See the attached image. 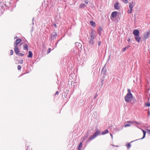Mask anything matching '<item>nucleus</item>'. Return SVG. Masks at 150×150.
Segmentation results:
<instances>
[{
	"label": "nucleus",
	"instance_id": "obj_1",
	"mask_svg": "<svg viewBox=\"0 0 150 150\" xmlns=\"http://www.w3.org/2000/svg\"><path fill=\"white\" fill-rule=\"evenodd\" d=\"M127 93L125 97V100L126 102L129 103L132 100L133 96L130 89H127Z\"/></svg>",
	"mask_w": 150,
	"mask_h": 150
},
{
	"label": "nucleus",
	"instance_id": "obj_2",
	"mask_svg": "<svg viewBox=\"0 0 150 150\" xmlns=\"http://www.w3.org/2000/svg\"><path fill=\"white\" fill-rule=\"evenodd\" d=\"M100 132V131L98 130L95 132L93 135H91L89 136L88 141L94 139L97 136L101 134Z\"/></svg>",
	"mask_w": 150,
	"mask_h": 150
},
{
	"label": "nucleus",
	"instance_id": "obj_3",
	"mask_svg": "<svg viewBox=\"0 0 150 150\" xmlns=\"http://www.w3.org/2000/svg\"><path fill=\"white\" fill-rule=\"evenodd\" d=\"M94 38L95 35L93 31H92L90 35V38H89V42L91 45H93L94 44Z\"/></svg>",
	"mask_w": 150,
	"mask_h": 150
},
{
	"label": "nucleus",
	"instance_id": "obj_4",
	"mask_svg": "<svg viewBox=\"0 0 150 150\" xmlns=\"http://www.w3.org/2000/svg\"><path fill=\"white\" fill-rule=\"evenodd\" d=\"M57 35L56 31H54L51 35L50 38L49 40L51 42H52L55 39L57 36Z\"/></svg>",
	"mask_w": 150,
	"mask_h": 150
},
{
	"label": "nucleus",
	"instance_id": "obj_5",
	"mask_svg": "<svg viewBox=\"0 0 150 150\" xmlns=\"http://www.w3.org/2000/svg\"><path fill=\"white\" fill-rule=\"evenodd\" d=\"M106 65V64L105 65L104 67L102 69L101 72V74H103L104 76L106 75V73L107 72V70L105 68Z\"/></svg>",
	"mask_w": 150,
	"mask_h": 150
},
{
	"label": "nucleus",
	"instance_id": "obj_6",
	"mask_svg": "<svg viewBox=\"0 0 150 150\" xmlns=\"http://www.w3.org/2000/svg\"><path fill=\"white\" fill-rule=\"evenodd\" d=\"M21 40L20 38L17 39L16 40L14 43V46H17L21 42Z\"/></svg>",
	"mask_w": 150,
	"mask_h": 150
},
{
	"label": "nucleus",
	"instance_id": "obj_7",
	"mask_svg": "<svg viewBox=\"0 0 150 150\" xmlns=\"http://www.w3.org/2000/svg\"><path fill=\"white\" fill-rule=\"evenodd\" d=\"M119 3L118 2L115 3L114 5V7L115 9L119 10L120 8V6H119Z\"/></svg>",
	"mask_w": 150,
	"mask_h": 150
},
{
	"label": "nucleus",
	"instance_id": "obj_8",
	"mask_svg": "<svg viewBox=\"0 0 150 150\" xmlns=\"http://www.w3.org/2000/svg\"><path fill=\"white\" fill-rule=\"evenodd\" d=\"M135 39L138 42H139L141 40V37L139 36V35L134 36Z\"/></svg>",
	"mask_w": 150,
	"mask_h": 150
},
{
	"label": "nucleus",
	"instance_id": "obj_9",
	"mask_svg": "<svg viewBox=\"0 0 150 150\" xmlns=\"http://www.w3.org/2000/svg\"><path fill=\"white\" fill-rule=\"evenodd\" d=\"M117 13L118 12L117 11H115L113 12L112 13L110 16V17L111 18H112L111 17L113 18H115V17L117 15Z\"/></svg>",
	"mask_w": 150,
	"mask_h": 150
},
{
	"label": "nucleus",
	"instance_id": "obj_10",
	"mask_svg": "<svg viewBox=\"0 0 150 150\" xmlns=\"http://www.w3.org/2000/svg\"><path fill=\"white\" fill-rule=\"evenodd\" d=\"M75 45L79 50L80 49H81L82 45L80 43L76 42L75 43Z\"/></svg>",
	"mask_w": 150,
	"mask_h": 150
},
{
	"label": "nucleus",
	"instance_id": "obj_11",
	"mask_svg": "<svg viewBox=\"0 0 150 150\" xmlns=\"http://www.w3.org/2000/svg\"><path fill=\"white\" fill-rule=\"evenodd\" d=\"M139 30L137 29H134L133 30V34L134 36L139 35Z\"/></svg>",
	"mask_w": 150,
	"mask_h": 150
},
{
	"label": "nucleus",
	"instance_id": "obj_12",
	"mask_svg": "<svg viewBox=\"0 0 150 150\" xmlns=\"http://www.w3.org/2000/svg\"><path fill=\"white\" fill-rule=\"evenodd\" d=\"M14 51L17 55H18L19 52L18 47V46H14Z\"/></svg>",
	"mask_w": 150,
	"mask_h": 150
},
{
	"label": "nucleus",
	"instance_id": "obj_13",
	"mask_svg": "<svg viewBox=\"0 0 150 150\" xmlns=\"http://www.w3.org/2000/svg\"><path fill=\"white\" fill-rule=\"evenodd\" d=\"M102 30V28L101 26H100L97 30V32L99 34L100 36H101V31Z\"/></svg>",
	"mask_w": 150,
	"mask_h": 150
},
{
	"label": "nucleus",
	"instance_id": "obj_14",
	"mask_svg": "<svg viewBox=\"0 0 150 150\" xmlns=\"http://www.w3.org/2000/svg\"><path fill=\"white\" fill-rule=\"evenodd\" d=\"M126 122L127 123H131V124H133L134 123H135L136 124H138V125H141V123H140L138 122H137L135 121H127Z\"/></svg>",
	"mask_w": 150,
	"mask_h": 150
},
{
	"label": "nucleus",
	"instance_id": "obj_15",
	"mask_svg": "<svg viewBox=\"0 0 150 150\" xmlns=\"http://www.w3.org/2000/svg\"><path fill=\"white\" fill-rule=\"evenodd\" d=\"M150 34H149V33H148L147 32L146 34H145L144 35V39L146 40L148 38H149V36Z\"/></svg>",
	"mask_w": 150,
	"mask_h": 150
},
{
	"label": "nucleus",
	"instance_id": "obj_16",
	"mask_svg": "<svg viewBox=\"0 0 150 150\" xmlns=\"http://www.w3.org/2000/svg\"><path fill=\"white\" fill-rule=\"evenodd\" d=\"M23 49L24 50H28V45L27 44H25L23 45Z\"/></svg>",
	"mask_w": 150,
	"mask_h": 150
},
{
	"label": "nucleus",
	"instance_id": "obj_17",
	"mask_svg": "<svg viewBox=\"0 0 150 150\" xmlns=\"http://www.w3.org/2000/svg\"><path fill=\"white\" fill-rule=\"evenodd\" d=\"M82 143L81 142H80L78 146V150H81L82 147Z\"/></svg>",
	"mask_w": 150,
	"mask_h": 150
},
{
	"label": "nucleus",
	"instance_id": "obj_18",
	"mask_svg": "<svg viewBox=\"0 0 150 150\" xmlns=\"http://www.w3.org/2000/svg\"><path fill=\"white\" fill-rule=\"evenodd\" d=\"M28 57L31 58L33 56V53L32 52L30 51H29L28 52Z\"/></svg>",
	"mask_w": 150,
	"mask_h": 150
},
{
	"label": "nucleus",
	"instance_id": "obj_19",
	"mask_svg": "<svg viewBox=\"0 0 150 150\" xmlns=\"http://www.w3.org/2000/svg\"><path fill=\"white\" fill-rule=\"evenodd\" d=\"M108 129H105L104 131H103L102 132V134H101L104 135L105 134L108 132Z\"/></svg>",
	"mask_w": 150,
	"mask_h": 150
},
{
	"label": "nucleus",
	"instance_id": "obj_20",
	"mask_svg": "<svg viewBox=\"0 0 150 150\" xmlns=\"http://www.w3.org/2000/svg\"><path fill=\"white\" fill-rule=\"evenodd\" d=\"M143 137L142 138L139 139H143L145 137V135L146 134V132L144 130V132H143Z\"/></svg>",
	"mask_w": 150,
	"mask_h": 150
},
{
	"label": "nucleus",
	"instance_id": "obj_21",
	"mask_svg": "<svg viewBox=\"0 0 150 150\" xmlns=\"http://www.w3.org/2000/svg\"><path fill=\"white\" fill-rule=\"evenodd\" d=\"M143 137L142 138L139 139H143L145 137V135L146 134V132L144 130V132H143Z\"/></svg>",
	"mask_w": 150,
	"mask_h": 150
},
{
	"label": "nucleus",
	"instance_id": "obj_22",
	"mask_svg": "<svg viewBox=\"0 0 150 150\" xmlns=\"http://www.w3.org/2000/svg\"><path fill=\"white\" fill-rule=\"evenodd\" d=\"M90 23L91 24V25H92L93 26H95V23L93 21H91L90 22Z\"/></svg>",
	"mask_w": 150,
	"mask_h": 150
},
{
	"label": "nucleus",
	"instance_id": "obj_23",
	"mask_svg": "<svg viewBox=\"0 0 150 150\" xmlns=\"http://www.w3.org/2000/svg\"><path fill=\"white\" fill-rule=\"evenodd\" d=\"M88 133L87 134V135H86V136H85L83 138V139H82V142H83V141L85 139H86L88 137Z\"/></svg>",
	"mask_w": 150,
	"mask_h": 150
},
{
	"label": "nucleus",
	"instance_id": "obj_24",
	"mask_svg": "<svg viewBox=\"0 0 150 150\" xmlns=\"http://www.w3.org/2000/svg\"><path fill=\"white\" fill-rule=\"evenodd\" d=\"M133 4H134L133 1L131 2H130L129 3V7H133Z\"/></svg>",
	"mask_w": 150,
	"mask_h": 150
},
{
	"label": "nucleus",
	"instance_id": "obj_25",
	"mask_svg": "<svg viewBox=\"0 0 150 150\" xmlns=\"http://www.w3.org/2000/svg\"><path fill=\"white\" fill-rule=\"evenodd\" d=\"M85 6V5L84 4H81L80 5V8H84Z\"/></svg>",
	"mask_w": 150,
	"mask_h": 150
},
{
	"label": "nucleus",
	"instance_id": "obj_26",
	"mask_svg": "<svg viewBox=\"0 0 150 150\" xmlns=\"http://www.w3.org/2000/svg\"><path fill=\"white\" fill-rule=\"evenodd\" d=\"M126 146L127 148H129L131 146V145L129 143H128L126 144Z\"/></svg>",
	"mask_w": 150,
	"mask_h": 150
},
{
	"label": "nucleus",
	"instance_id": "obj_27",
	"mask_svg": "<svg viewBox=\"0 0 150 150\" xmlns=\"http://www.w3.org/2000/svg\"><path fill=\"white\" fill-rule=\"evenodd\" d=\"M129 8L130 9V12H129V14H130L132 12L133 7H129Z\"/></svg>",
	"mask_w": 150,
	"mask_h": 150
},
{
	"label": "nucleus",
	"instance_id": "obj_28",
	"mask_svg": "<svg viewBox=\"0 0 150 150\" xmlns=\"http://www.w3.org/2000/svg\"><path fill=\"white\" fill-rule=\"evenodd\" d=\"M18 63L20 64H23V59H21L20 61H19Z\"/></svg>",
	"mask_w": 150,
	"mask_h": 150
},
{
	"label": "nucleus",
	"instance_id": "obj_29",
	"mask_svg": "<svg viewBox=\"0 0 150 150\" xmlns=\"http://www.w3.org/2000/svg\"><path fill=\"white\" fill-rule=\"evenodd\" d=\"M128 48V47H125L123 48L122 49V51H123V52H124V51H125L126 50L127 48Z\"/></svg>",
	"mask_w": 150,
	"mask_h": 150
},
{
	"label": "nucleus",
	"instance_id": "obj_30",
	"mask_svg": "<svg viewBox=\"0 0 150 150\" xmlns=\"http://www.w3.org/2000/svg\"><path fill=\"white\" fill-rule=\"evenodd\" d=\"M21 67L20 65H18V66L17 68L18 70H21Z\"/></svg>",
	"mask_w": 150,
	"mask_h": 150
},
{
	"label": "nucleus",
	"instance_id": "obj_31",
	"mask_svg": "<svg viewBox=\"0 0 150 150\" xmlns=\"http://www.w3.org/2000/svg\"><path fill=\"white\" fill-rule=\"evenodd\" d=\"M130 126V125L129 124H126L125 125L124 127H129Z\"/></svg>",
	"mask_w": 150,
	"mask_h": 150
},
{
	"label": "nucleus",
	"instance_id": "obj_32",
	"mask_svg": "<svg viewBox=\"0 0 150 150\" xmlns=\"http://www.w3.org/2000/svg\"><path fill=\"white\" fill-rule=\"evenodd\" d=\"M13 51L12 50H11L10 51V55H13Z\"/></svg>",
	"mask_w": 150,
	"mask_h": 150
},
{
	"label": "nucleus",
	"instance_id": "obj_33",
	"mask_svg": "<svg viewBox=\"0 0 150 150\" xmlns=\"http://www.w3.org/2000/svg\"><path fill=\"white\" fill-rule=\"evenodd\" d=\"M58 94H59V92L58 91H57L56 92V93H55V94H54V95L55 96H58Z\"/></svg>",
	"mask_w": 150,
	"mask_h": 150
},
{
	"label": "nucleus",
	"instance_id": "obj_34",
	"mask_svg": "<svg viewBox=\"0 0 150 150\" xmlns=\"http://www.w3.org/2000/svg\"><path fill=\"white\" fill-rule=\"evenodd\" d=\"M146 131L147 133L149 134H150V130L149 129H146Z\"/></svg>",
	"mask_w": 150,
	"mask_h": 150
},
{
	"label": "nucleus",
	"instance_id": "obj_35",
	"mask_svg": "<svg viewBox=\"0 0 150 150\" xmlns=\"http://www.w3.org/2000/svg\"><path fill=\"white\" fill-rule=\"evenodd\" d=\"M18 55H19L21 56H23L24 55V54H23V53H19V54Z\"/></svg>",
	"mask_w": 150,
	"mask_h": 150
},
{
	"label": "nucleus",
	"instance_id": "obj_36",
	"mask_svg": "<svg viewBox=\"0 0 150 150\" xmlns=\"http://www.w3.org/2000/svg\"><path fill=\"white\" fill-rule=\"evenodd\" d=\"M51 48H49V49H48V50L47 51V53L48 54L49 53H50V51H51Z\"/></svg>",
	"mask_w": 150,
	"mask_h": 150
},
{
	"label": "nucleus",
	"instance_id": "obj_37",
	"mask_svg": "<svg viewBox=\"0 0 150 150\" xmlns=\"http://www.w3.org/2000/svg\"><path fill=\"white\" fill-rule=\"evenodd\" d=\"M101 41H99L98 42V46H99L101 44Z\"/></svg>",
	"mask_w": 150,
	"mask_h": 150
},
{
	"label": "nucleus",
	"instance_id": "obj_38",
	"mask_svg": "<svg viewBox=\"0 0 150 150\" xmlns=\"http://www.w3.org/2000/svg\"><path fill=\"white\" fill-rule=\"evenodd\" d=\"M145 106L148 107L150 106V104H145Z\"/></svg>",
	"mask_w": 150,
	"mask_h": 150
},
{
	"label": "nucleus",
	"instance_id": "obj_39",
	"mask_svg": "<svg viewBox=\"0 0 150 150\" xmlns=\"http://www.w3.org/2000/svg\"><path fill=\"white\" fill-rule=\"evenodd\" d=\"M59 40L56 43L55 45V47H57V43H58V42L59 41Z\"/></svg>",
	"mask_w": 150,
	"mask_h": 150
},
{
	"label": "nucleus",
	"instance_id": "obj_40",
	"mask_svg": "<svg viewBox=\"0 0 150 150\" xmlns=\"http://www.w3.org/2000/svg\"><path fill=\"white\" fill-rule=\"evenodd\" d=\"M85 3L87 4L88 3V1L87 0H86L85 1Z\"/></svg>",
	"mask_w": 150,
	"mask_h": 150
},
{
	"label": "nucleus",
	"instance_id": "obj_41",
	"mask_svg": "<svg viewBox=\"0 0 150 150\" xmlns=\"http://www.w3.org/2000/svg\"><path fill=\"white\" fill-rule=\"evenodd\" d=\"M98 96V95L97 94H96V95H95V96H94V99H96L97 97Z\"/></svg>",
	"mask_w": 150,
	"mask_h": 150
},
{
	"label": "nucleus",
	"instance_id": "obj_42",
	"mask_svg": "<svg viewBox=\"0 0 150 150\" xmlns=\"http://www.w3.org/2000/svg\"><path fill=\"white\" fill-rule=\"evenodd\" d=\"M54 26L55 27V28H57V25L56 24H54Z\"/></svg>",
	"mask_w": 150,
	"mask_h": 150
},
{
	"label": "nucleus",
	"instance_id": "obj_43",
	"mask_svg": "<svg viewBox=\"0 0 150 150\" xmlns=\"http://www.w3.org/2000/svg\"><path fill=\"white\" fill-rule=\"evenodd\" d=\"M130 41V39L129 38L127 40V41L128 42H129V41Z\"/></svg>",
	"mask_w": 150,
	"mask_h": 150
},
{
	"label": "nucleus",
	"instance_id": "obj_44",
	"mask_svg": "<svg viewBox=\"0 0 150 150\" xmlns=\"http://www.w3.org/2000/svg\"><path fill=\"white\" fill-rule=\"evenodd\" d=\"M35 19V17H33V18H32V22H33V21H34V20Z\"/></svg>",
	"mask_w": 150,
	"mask_h": 150
},
{
	"label": "nucleus",
	"instance_id": "obj_45",
	"mask_svg": "<svg viewBox=\"0 0 150 150\" xmlns=\"http://www.w3.org/2000/svg\"><path fill=\"white\" fill-rule=\"evenodd\" d=\"M148 115H149V116L150 115V112H149V111H148Z\"/></svg>",
	"mask_w": 150,
	"mask_h": 150
},
{
	"label": "nucleus",
	"instance_id": "obj_46",
	"mask_svg": "<svg viewBox=\"0 0 150 150\" xmlns=\"http://www.w3.org/2000/svg\"><path fill=\"white\" fill-rule=\"evenodd\" d=\"M147 32L149 33V34H150V29Z\"/></svg>",
	"mask_w": 150,
	"mask_h": 150
},
{
	"label": "nucleus",
	"instance_id": "obj_47",
	"mask_svg": "<svg viewBox=\"0 0 150 150\" xmlns=\"http://www.w3.org/2000/svg\"><path fill=\"white\" fill-rule=\"evenodd\" d=\"M110 135L112 138V135L111 133H110Z\"/></svg>",
	"mask_w": 150,
	"mask_h": 150
},
{
	"label": "nucleus",
	"instance_id": "obj_48",
	"mask_svg": "<svg viewBox=\"0 0 150 150\" xmlns=\"http://www.w3.org/2000/svg\"><path fill=\"white\" fill-rule=\"evenodd\" d=\"M17 36L15 37L14 38V39H16L17 38Z\"/></svg>",
	"mask_w": 150,
	"mask_h": 150
},
{
	"label": "nucleus",
	"instance_id": "obj_49",
	"mask_svg": "<svg viewBox=\"0 0 150 150\" xmlns=\"http://www.w3.org/2000/svg\"><path fill=\"white\" fill-rule=\"evenodd\" d=\"M130 12V10H129L128 11V13H129V12Z\"/></svg>",
	"mask_w": 150,
	"mask_h": 150
},
{
	"label": "nucleus",
	"instance_id": "obj_50",
	"mask_svg": "<svg viewBox=\"0 0 150 150\" xmlns=\"http://www.w3.org/2000/svg\"><path fill=\"white\" fill-rule=\"evenodd\" d=\"M32 25H34V22H33L32 23Z\"/></svg>",
	"mask_w": 150,
	"mask_h": 150
},
{
	"label": "nucleus",
	"instance_id": "obj_51",
	"mask_svg": "<svg viewBox=\"0 0 150 150\" xmlns=\"http://www.w3.org/2000/svg\"><path fill=\"white\" fill-rule=\"evenodd\" d=\"M142 131L143 132H144V130H143V129H142Z\"/></svg>",
	"mask_w": 150,
	"mask_h": 150
},
{
	"label": "nucleus",
	"instance_id": "obj_52",
	"mask_svg": "<svg viewBox=\"0 0 150 150\" xmlns=\"http://www.w3.org/2000/svg\"><path fill=\"white\" fill-rule=\"evenodd\" d=\"M42 45L43 46H44V44L43 43H42Z\"/></svg>",
	"mask_w": 150,
	"mask_h": 150
},
{
	"label": "nucleus",
	"instance_id": "obj_53",
	"mask_svg": "<svg viewBox=\"0 0 150 150\" xmlns=\"http://www.w3.org/2000/svg\"><path fill=\"white\" fill-rule=\"evenodd\" d=\"M148 103V102H147V103Z\"/></svg>",
	"mask_w": 150,
	"mask_h": 150
},
{
	"label": "nucleus",
	"instance_id": "obj_54",
	"mask_svg": "<svg viewBox=\"0 0 150 150\" xmlns=\"http://www.w3.org/2000/svg\"><path fill=\"white\" fill-rule=\"evenodd\" d=\"M116 146V147H117V146Z\"/></svg>",
	"mask_w": 150,
	"mask_h": 150
},
{
	"label": "nucleus",
	"instance_id": "obj_55",
	"mask_svg": "<svg viewBox=\"0 0 150 150\" xmlns=\"http://www.w3.org/2000/svg\"><path fill=\"white\" fill-rule=\"evenodd\" d=\"M109 60V59H108V61Z\"/></svg>",
	"mask_w": 150,
	"mask_h": 150
}]
</instances>
